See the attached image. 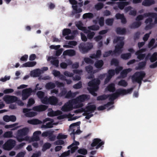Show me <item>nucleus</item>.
I'll list each match as a JSON object with an SVG mask.
<instances>
[{"instance_id":"obj_1","label":"nucleus","mask_w":157,"mask_h":157,"mask_svg":"<svg viewBox=\"0 0 157 157\" xmlns=\"http://www.w3.org/2000/svg\"><path fill=\"white\" fill-rule=\"evenodd\" d=\"M124 38L121 36H116L113 40V43L115 44L117 43L115 47V49L113 51L109 50L104 52L103 55L104 57H106L110 55L113 56V55L117 54H120L123 51L122 48L124 45Z\"/></svg>"},{"instance_id":"obj_2","label":"nucleus","mask_w":157,"mask_h":157,"mask_svg":"<svg viewBox=\"0 0 157 157\" xmlns=\"http://www.w3.org/2000/svg\"><path fill=\"white\" fill-rule=\"evenodd\" d=\"M133 89V88H131L127 90L121 88L117 90L115 93L107 95V96H108V98H109V101L113 102L114 100L118 98L120 95H124L127 94H131Z\"/></svg>"},{"instance_id":"obj_3","label":"nucleus","mask_w":157,"mask_h":157,"mask_svg":"<svg viewBox=\"0 0 157 157\" xmlns=\"http://www.w3.org/2000/svg\"><path fill=\"white\" fill-rule=\"evenodd\" d=\"M100 83V81L98 78L94 79L88 83V86L90 87H88L87 89L90 93L94 97L97 95L95 92L97 91L98 89L99 85Z\"/></svg>"},{"instance_id":"obj_4","label":"nucleus","mask_w":157,"mask_h":157,"mask_svg":"<svg viewBox=\"0 0 157 157\" xmlns=\"http://www.w3.org/2000/svg\"><path fill=\"white\" fill-rule=\"evenodd\" d=\"M90 98V96L89 95L83 94L79 95L76 98L73 100V103L75 104H77L76 105V108H79L82 107L83 106L81 102H83L86 100H88Z\"/></svg>"},{"instance_id":"obj_5","label":"nucleus","mask_w":157,"mask_h":157,"mask_svg":"<svg viewBox=\"0 0 157 157\" xmlns=\"http://www.w3.org/2000/svg\"><path fill=\"white\" fill-rule=\"evenodd\" d=\"M146 75L145 72L144 71H137L135 72L132 76V79L133 83L137 82L139 84L140 86L142 83V81Z\"/></svg>"},{"instance_id":"obj_6","label":"nucleus","mask_w":157,"mask_h":157,"mask_svg":"<svg viewBox=\"0 0 157 157\" xmlns=\"http://www.w3.org/2000/svg\"><path fill=\"white\" fill-rule=\"evenodd\" d=\"M93 47V44L90 42L81 43L78 46L80 51L83 54L87 53Z\"/></svg>"},{"instance_id":"obj_7","label":"nucleus","mask_w":157,"mask_h":157,"mask_svg":"<svg viewBox=\"0 0 157 157\" xmlns=\"http://www.w3.org/2000/svg\"><path fill=\"white\" fill-rule=\"evenodd\" d=\"M16 144L15 140L12 139L8 140L3 145L2 147L6 150L10 151L15 146Z\"/></svg>"},{"instance_id":"obj_8","label":"nucleus","mask_w":157,"mask_h":157,"mask_svg":"<svg viewBox=\"0 0 157 157\" xmlns=\"http://www.w3.org/2000/svg\"><path fill=\"white\" fill-rule=\"evenodd\" d=\"M104 144V142L101 141L99 138H95L93 140L92 143L91 144L92 147H94L96 146V148L98 149L101 147Z\"/></svg>"},{"instance_id":"obj_9","label":"nucleus","mask_w":157,"mask_h":157,"mask_svg":"<svg viewBox=\"0 0 157 157\" xmlns=\"http://www.w3.org/2000/svg\"><path fill=\"white\" fill-rule=\"evenodd\" d=\"M32 93V89L31 88L23 90L22 92V99L23 100L27 99Z\"/></svg>"},{"instance_id":"obj_10","label":"nucleus","mask_w":157,"mask_h":157,"mask_svg":"<svg viewBox=\"0 0 157 157\" xmlns=\"http://www.w3.org/2000/svg\"><path fill=\"white\" fill-rule=\"evenodd\" d=\"M17 97L14 96H10L8 95H5L3 98V99L7 104L13 103L16 101Z\"/></svg>"},{"instance_id":"obj_11","label":"nucleus","mask_w":157,"mask_h":157,"mask_svg":"<svg viewBox=\"0 0 157 157\" xmlns=\"http://www.w3.org/2000/svg\"><path fill=\"white\" fill-rule=\"evenodd\" d=\"M73 101H69L65 103L62 107L61 110L63 112H68L73 109Z\"/></svg>"},{"instance_id":"obj_12","label":"nucleus","mask_w":157,"mask_h":157,"mask_svg":"<svg viewBox=\"0 0 157 157\" xmlns=\"http://www.w3.org/2000/svg\"><path fill=\"white\" fill-rule=\"evenodd\" d=\"M53 131H49L43 132L41 134L43 137L48 136V138L51 141H54L56 140V136L53 134Z\"/></svg>"},{"instance_id":"obj_13","label":"nucleus","mask_w":157,"mask_h":157,"mask_svg":"<svg viewBox=\"0 0 157 157\" xmlns=\"http://www.w3.org/2000/svg\"><path fill=\"white\" fill-rule=\"evenodd\" d=\"M29 132V129L28 128H24L22 129L19 130L17 132V139L22 137L26 136Z\"/></svg>"},{"instance_id":"obj_14","label":"nucleus","mask_w":157,"mask_h":157,"mask_svg":"<svg viewBox=\"0 0 157 157\" xmlns=\"http://www.w3.org/2000/svg\"><path fill=\"white\" fill-rule=\"evenodd\" d=\"M50 121V122L47 123L46 124H43L41 126V128H52L53 127V124L52 123L54 122V120L52 119H51L49 118H46L45 119L43 120V122L44 123L47 121Z\"/></svg>"},{"instance_id":"obj_15","label":"nucleus","mask_w":157,"mask_h":157,"mask_svg":"<svg viewBox=\"0 0 157 157\" xmlns=\"http://www.w3.org/2000/svg\"><path fill=\"white\" fill-rule=\"evenodd\" d=\"M151 17H148L146 19L145 21V23L146 24L145 29L146 30L151 29L154 26V24L152 22L153 20Z\"/></svg>"},{"instance_id":"obj_16","label":"nucleus","mask_w":157,"mask_h":157,"mask_svg":"<svg viewBox=\"0 0 157 157\" xmlns=\"http://www.w3.org/2000/svg\"><path fill=\"white\" fill-rule=\"evenodd\" d=\"M107 73L108 74L107 75L106 78L104 81L105 84H107L115 74V71L113 69L109 70Z\"/></svg>"},{"instance_id":"obj_17","label":"nucleus","mask_w":157,"mask_h":157,"mask_svg":"<svg viewBox=\"0 0 157 157\" xmlns=\"http://www.w3.org/2000/svg\"><path fill=\"white\" fill-rule=\"evenodd\" d=\"M32 109L28 108H24L23 110V112L25 113V115L27 117H32L36 116L37 113L34 112H30Z\"/></svg>"},{"instance_id":"obj_18","label":"nucleus","mask_w":157,"mask_h":157,"mask_svg":"<svg viewBox=\"0 0 157 157\" xmlns=\"http://www.w3.org/2000/svg\"><path fill=\"white\" fill-rule=\"evenodd\" d=\"M48 108L47 105H41L33 107L32 110L35 111L41 112L45 110Z\"/></svg>"},{"instance_id":"obj_19","label":"nucleus","mask_w":157,"mask_h":157,"mask_svg":"<svg viewBox=\"0 0 157 157\" xmlns=\"http://www.w3.org/2000/svg\"><path fill=\"white\" fill-rule=\"evenodd\" d=\"M78 123L79 122H77L72 123L69 126L70 129L72 131V132L71 133L70 135L74 140H75V129H74V127L78 126Z\"/></svg>"},{"instance_id":"obj_20","label":"nucleus","mask_w":157,"mask_h":157,"mask_svg":"<svg viewBox=\"0 0 157 157\" xmlns=\"http://www.w3.org/2000/svg\"><path fill=\"white\" fill-rule=\"evenodd\" d=\"M49 104L56 105H57L58 101V99L54 96H52L49 98Z\"/></svg>"},{"instance_id":"obj_21","label":"nucleus","mask_w":157,"mask_h":157,"mask_svg":"<svg viewBox=\"0 0 157 157\" xmlns=\"http://www.w3.org/2000/svg\"><path fill=\"white\" fill-rule=\"evenodd\" d=\"M51 59H53L50 62L51 63L56 67L59 66V60L58 59H56V57L53 56H49L48 57V60L49 61Z\"/></svg>"},{"instance_id":"obj_22","label":"nucleus","mask_w":157,"mask_h":157,"mask_svg":"<svg viewBox=\"0 0 157 157\" xmlns=\"http://www.w3.org/2000/svg\"><path fill=\"white\" fill-rule=\"evenodd\" d=\"M76 54V52L73 49H68L64 51L63 53V56H74Z\"/></svg>"},{"instance_id":"obj_23","label":"nucleus","mask_w":157,"mask_h":157,"mask_svg":"<svg viewBox=\"0 0 157 157\" xmlns=\"http://www.w3.org/2000/svg\"><path fill=\"white\" fill-rule=\"evenodd\" d=\"M145 16H148L155 18L154 24H157V14L156 13L149 12L144 14Z\"/></svg>"},{"instance_id":"obj_24","label":"nucleus","mask_w":157,"mask_h":157,"mask_svg":"<svg viewBox=\"0 0 157 157\" xmlns=\"http://www.w3.org/2000/svg\"><path fill=\"white\" fill-rule=\"evenodd\" d=\"M96 107L95 105H89L86 107V112L94 113L96 109Z\"/></svg>"},{"instance_id":"obj_25","label":"nucleus","mask_w":157,"mask_h":157,"mask_svg":"<svg viewBox=\"0 0 157 157\" xmlns=\"http://www.w3.org/2000/svg\"><path fill=\"white\" fill-rule=\"evenodd\" d=\"M155 1L154 0H144L142 3V5L144 6H150L154 4Z\"/></svg>"},{"instance_id":"obj_26","label":"nucleus","mask_w":157,"mask_h":157,"mask_svg":"<svg viewBox=\"0 0 157 157\" xmlns=\"http://www.w3.org/2000/svg\"><path fill=\"white\" fill-rule=\"evenodd\" d=\"M146 60L139 62L138 64V67H136V69L138 70L144 69L146 66Z\"/></svg>"},{"instance_id":"obj_27","label":"nucleus","mask_w":157,"mask_h":157,"mask_svg":"<svg viewBox=\"0 0 157 157\" xmlns=\"http://www.w3.org/2000/svg\"><path fill=\"white\" fill-rule=\"evenodd\" d=\"M106 89L107 90L110 92H114L116 90L114 83H112L109 84L107 86Z\"/></svg>"},{"instance_id":"obj_28","label":"nucleus","mask_w":157,"mask_h":157,"mask_svg":"<svg viewBox=\"0 0 157 157\" xmlns=\"http://www.w3.org/2000/svg\"><path fill=\"white\" fill-rule=\"evenodd\" d=\"M130 4L129 2H123L117 3L118 6L119 8L121 10L124 9V6L129 5Z\"/></svg>"},{"instance_id":"obj_29","label":"nucleus","mask_w":157,"mask_h":157,"mask_svg":"<svg viewBox=\"0 0 157 157\" xmlns=\"http://www.w3.org/2000/svg\"><path fill=\"white\" fill-rule=\"evenodd\" d=\"M41 134L40 131H36L34 132L33 134V137L32 139L33 141H38L40 140L39 135Z\"/></svg>"},{"instance_id":"obj_30","label":"nucleus","mask_w":157,"mask_h":157,"mask_svg":"<svg viewBox=\"0 0 157 157\" xmlns=\"http://www.w3.org/2000/svg\"><path fill=\"white\" fill-rule=\"evenodd\" d=\"M116 32L118 34L124 35L126 33V30L125 28L118 27L116 28Z\"/></svg>"},{"instance_id":"obj_31","label":"nucleus","mask_w":157,"mask_h":157,"mask_svg":"<svg viewBox=\"0 0 157 157\" xmlns=\"http://www.w3.org/2000/svg\"><path fill=\"white\" fill-rule=\"evenodd\" d=\"M27 122L29 124L33 125L41 124L42 123L41 121L39 120L38 119H34L28 120Z\"/></svg>"},{"instance_id":"obj_32","label":"nucleus","mask_w":157,"mask_h":157,"mask_svg":"<svg viewBox=\"0 0 157 157\" xmlns=\"http://www.w3.org/2000/svg\"><path fill=\"white\" fill-rule=\"evenodd\" d=\"M36 64V61H29L23 64L25 67H32L35 66Z\"/></svg>"},{"instance_id":"obj_33","label":"nucleus","mask_w":157,"mask_h":157,"mask_svg":"<svg viewBox=\"0 0 157 157\" xmlns=\"http://www.w3.org/2000/svg\"><path fill=\"white\" fill-rule=\"evenodd\" d=\"M141 25V22L140 21H137L133 22L130 26L131 29H135L139 27Z\"/></svg>"},{"instance_id":"obj_34","label":"nucleus","mask_w":157,"mask_h":157,"mask_svg":"<svg viewBox=\"0 0 157 157\" xmlns=\"http://www.w3.org/2000/svg\"><path fill=\"white\" fill-rule=\"evenodd\" d=\"M104 62L102 60H97L94 63V66L97 68H101L104 65Z\"/></svg>"},{"instance_id":"obj_35","label":"nucleus","mask_w":157,"mask_h":157,"mask_svg":"<svg viewBox=\"0 0 157 157\" xmlns=\"http://www.w3.org/2000/svg\"><path fill=\"white\" fill-rule=\"evenodd\" d=\"M132 56V54L130 53L122 54L121 55V58L124 60H127L130 59Z\"/></svg>"},{"instance_id":"obj_36","label":"nucleus","mask_w":157,"mask_h":157,"mask_svg":"<svg viewBox=\"0 0 157 157\" xmlns=\"http://www.w3.org/2000/svg\"><path fill=\"white\" fill-rule=\"evenodd\" d=\"M45 87L47 89H52L56 87V85L54 83L49 82L46 83Z\"/></svg>"},{"instance_id":"obj_37","label":"nucleus","mask_w":157,"mask_h":157,"mask_svg":"<svg viewBox=\"0 0 157 157\" xmlns=\"http://www.w3.org/2000/svg\"><path fill=\"white\" fill-rule=\"evenodd\" d=\"M41 71L40 69H37L31 71V73L34 77H38L41 74Z\"/></svg>"},{"instance_id":"obj_38","label":"nucleus","mask_w":157,"mask_h":157,"mask_svg":"<svg viewBox=\"0 0 157 157\" xmlns=\"http://www.w3.org/2000/svg\"><path fill=\"white\" fill-rule=\"evenodd\" d=\"M12 131H7L3 135V136L5 138H10L13 137V135Z\"/></svg>"},{"instance_id":"obj_39","label":"nucleus","mask_w":157,"mask_h":157,"mask_svg":"<svg viewBox=\"0 0 157 157\" xmlns=\"http://www.w3.org/2000/svg\"><path fill=\"white\" fill-rule=\"evenodd\" d=\"M51 146V144L50 143L48 142L45 143L43 146L42 151L44 152L47 149L50 148Z\"/></svg>"},{"instance_id":"obj_40","label":"nucleus","mask_w":157,"mask_h":157,"mask_svg":"<svg viewBox=\"0 0 157 157\" xmlns=\"http://www.w3.org/2000/svg\"><path fill=\"white\" fill-rule=\"evenodd\" d=\"M82 17L84 19H86L87 18L91 19L94 17V15L91 13H86L83 15Z\"/></svg>"},{"instance_id":"obj_41","label":"nucleus","mask_w":157,"mask_h":157,"mask_svg":"<svg viewBox=\"0 0 157 157\" xmlns=\"http://www.w3.org/2000/svg\"><path fill=\"white\" fill-rule=\"evenodd\" d=\"M104 4L102 2H98L94 6L95 9L97 10L102 9L104 7Z\"/></svg>"},{"instance_id":"obj_42","label":"nucleus","mask_w":157,"mask_h":157,"mask_svg":"<svg viewBox=\"0 0 157 157\" xmlns=\"http://www.w3.org/2000/svg\"><path fill=\"white\" fill-rule=\"evenodd\" d=\"M98 22L99 25L101 27H103L104 25V18L103 17H101L100 18L98 17L97 19H98Z\"/></svg>"},{"instance_id":"obj_43","label":"nucleus","mask_w":157,"mask_h":157,"mask_svg":"<svg viewBox=\"0 0 157 157\" xmlns=\"http://www.w3.org/2000/svg\"><path fill=\"white\" fill-rule=\"evenodd\" d=\"M87 35V38L90 40L92 39L95 35V33L94 32H91L90 31L88 30Z\"/></svg>"},{"instance_id":"obj_44","label":"nucleus","mask_w":157,"mask_h":157,"mask_svg":"<svg viewBox=\"0 0 157 157\" xmlns=\"http://www.w3.org/2000/svg\"><path fill=\"white\" fill-rule=\"evenodd\" d=\"M150 61L154 62L157 60V56L156 52L154 53L149 58Z\"/></svg>"},{"instance_id":"obj_45","label":"nucleus","mask_w":157,"mask_h":157,"mask_svg":"<svg viewBox=\"0 0 157 157\" xmlns=\"http://www.w3.org/2000/svg\"><path fill=\"white\" fill-rule=\"evenodd\" d=\"M135 55L137 56V58L140 60H143L145 58L146 54L145 53L141 54L139 53L138 54L135 52Z\"/></svg>"},{"instance_id":"obj_46","label":"nucleus","mask_w":157,"mask_h":157,"mask_svg":"<svg viewBox=\"0 0 157 157\" xmlns=\"http://www.w3.org/2000/svg\"><path fill=\"white\" fill-rule=\"evenodd\" d=\"M35 103V101L33 98H30L29 99L28 103L27 105V107L29 108L30 107Z\"/></svg>"},{"instance_id":"obj_47","label":"nucleus","mask_w":157,"mask_h":157,"mask_svg":"<svg viewBox=\"0 0 157 157\" xmlns=\"http://www.w3.org/2000/svg\"><path fill=\"white\" fill-rule=\"evenodd\" d=\"M118 85L123 87H126L128 85V83L125 80H121L118 82Z\"/></svg>"},{"instance_id":"obj_48","label":"nucleus","mask_w":157,"mask_h":157,"mask_svg":"<svg viewBox=\"0 0 157 157\" xmlns=\"http://www.w3.org/2000/svg\"><path fill=\"white\" fill-rule=\"evenodd\" d=\"M71 33V30L69 29H64L63 31V36H66L70 34Z\"/></svg>"},{"instance_id":"obj_49","label":"nucleus","mask_w":157,"mask_h":157,"mask_svg":"<svg viewBox=\"0 0 157 157\" xmlns=\"http://www.w3.org/2000/svg\"><path fill=\"white\" fill-rule=\"evenodd\" d=\"M114 20L113 18H108L105 20L106 24L109 26H112Z\"/></svg>"},{"instance_id":"obj_50","label":"nucleus","mask_w":157,"mask_h":157,"mask_svg":"<svg viewBox=\"0 0 157 157\" xmlns=\"http://www.w3.org/2000/svg\"><path fill=\"white\" fill-rule=\"evenodd\" d=\"M88 28L91 30L97 31L99 29L100 27L98 25H93L88 27Z\"/></svg>"},{"instance_id":"obj_51","label":"nucleus","mask_w":157,"mask_h":157,"mask_svg":"<svg viewBox=\"0 0 157 157\" xmlns=\"http://www.w3.org/2000/svg\"><path fill=\"white\" fill-rule=\"evenodd\" d=\"M119 63L118 61L116 59L113 58L111 60L110 64L111 65H114L115 66H117L118 65Z\"/></svg>"},{"instance_id":"obj_52","label":"nucleus","mask_w":157,"mask_h":157,"mask_svg":"<svg viewBox=\"0 0 157 157\" xmlns=\"http://www.w3.org/2000/svg\"><path fill=\"white\" fill-rule=\"evenodd\" d=\"M78 152L79 154L84 155H86L87 153V150L84 148L79 149L78 150Z\"/></svg>"},{"instance_id":"obj_53","label":"nucleus","mask_w":157,"mask_h":157,"mask_svg":"<svg viewBox=\"0 0 157 157\" xmlns=\"http://www.w3.org/2000/svg\"><path fill=\"white\" fill-rule=\"evenodd\" d=\"M49 98L47 96L44 97L42 99H41V102L44 104H49Z\"/></svg>"},{"instance_id":"obj_54","label":"nucleus","mask_w":157,"mask_h":157,"mask_svg":"<svg viewBox=\"0 0 157 157\" xmlns=\"http://www.w3.org/2000/svg\"><path fill=\"white\" fill-rule=\"evenodd\" d=\"M108 98L107 95L103 94L100 96H98L97 97V100L98 101L103 100L106 99Z\"/></svg>"},{"instance_id":"obj_55","label":"nucleus","mask_w":157,"mask_h":157,"mask_svg":"<svg viewBox=\"0 0 157 157\" xmlns=\"http://www.w3.org/2000/svg\"><path fill=\"white\" fill-rule=\"evenodd\" d=\"M86 71L88 73H91L92 72L93 70V67L89 65L86 66L85 67Z\"/></svg>"},{"instance_id":"obj_56","label":"nucleus","mask_w":157,"mask_h":157,"mask_svg":"<svg viewBox=\"0 0 157 157\" xmlns=\"http://www.w3.org/2000/svg\"><path fill=\"white\" fill-rule=\"evenodd\" d=\"M84 60L85 62L87 64H93L94 63V61L89 58H84Z\"/></svg>"},{"instance_id":"obj_57","label":"nucleus","mask_w":157,"mask_h":157,"mask_svg":"<svg viewBox=\"0 0 157 157\" xmlns=\"http://www.w3.org/2000/svg\"><path fill=\"white\" fill-rule=\"evenodd\" d=\"M147 13H144L143 15H138L136 18V20L137 21H140V20H142L144 17H146L148 16H145L144 14Z\"/></svg>"},{"instance_id":"obj_58","label":"nucleus","mask_w":157,"mask_h":157,"mask_svg":"<svg viewBox=\"0 0 157 157\" xmlns=\"http://www.w3.org/2000/svg\"><path fill=\"white\" fill-rule=\"evenodd\" d=\"M82 87V82L81 81H79L78 83L75 84L73 86V87L75 89H79Z\"/></svg>"},{"instance_id":"obj_59","label":"nucleus","mask_w":157,"mask_h":157,"mask_svg":"<svg viewBox=\"0 0 157 157\" xmlns=\"http://www.w3.org/2000/svg\"><path fill=\"white\" fill-rule=\"evenodd\" d=\"M67 137V135H63L61 133H59L58 134V135L57 137V139H65Z\"/></svg>"},{"instance_id":"obj_60","label":"nucleus","mask_w":157,"mask_h":157,"mask_svg":"<svg viewBox=\"0 0 157 157\" xmlns=\"http://www.w3.org/2000/svg\"><path fill=\"white\" fill-rule=\"evenodd\" d=\"M36 94L38 97L40 98V100L42 99L44 96V93L41 91H38L37 93Z\"/></svg>"},{"instance_id":"obj_61","label":"nucleus","mask_w":157,"mask_h":157,"mask_svg":"<svg viewBox=\"0 0 157 157\" xmlns=\"http://www.w3.org/2000/svg\"><path fill=\"white\" fill-rule=\"evenodd\" d=\"M155 42V40L154 39H152L148 43V48H150L154 45Z\"/></svg>"},{"instance_id":"obj_62","label":"nucleus","mask_w":157,"mask_h":157,"mask_svg":"<svg viewBox=\"0 0 157 157\" xmlns=\"http://www.w3.org/2000/svg\"><path fill=\"white\" fill-rule=\"evenodd\" d=\"M151 33V32H150L148 33H146L144 35V37H143V39L145 42L147 40Z\"/></svg>"},{"instance_id":"obj_63","label":"nucleus","mask_w":157,"mask_h":157,"mask_svg":"<svg viewBox=\"0 0 157 157\" xmlns=\"http://www.w3.org/2000/svg\"><path fill=\"white\" fill-rule=\"evenodd\" d=\"M17 140L19 142H21L24 140L28 141L29 140V137L28 136H26L24 138H23V137H22L20 138H18V139H17Z\"/></svg>"},{"instance_id":"obj_64","label":"nucleus","mask_w":157,"mask_h":157,"mask_svg":"<svg viewBox=\"0 0 157 157\" xmlns=\"http://www.w3.org/2000/svg\"><path fill=\"white\" fill-rule=\"evenodd\" d=\"M70 150H68L67 151H65L59 157H65L70 155Z\"/></svg>"}]
</instances>
